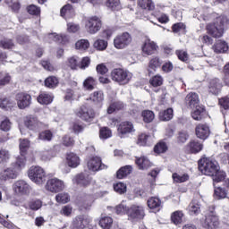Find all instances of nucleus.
Masks as SVG:
<instances>
[{
	"label": "nucleus",
	"mask_w": 229,
	"mask_h": 229,
	"mask_svg": "<svg viewBox=\"0 0 229 229\" xmlns=\"http://www.w3.org/2000/svg\"><path fill=\"white\" fill-rule=\"evenodd\" d=\"M114 210L118 216H123V214L128 215V208L125 206L124 202H122L121 204L117 205Z\"/></svg>",
	"instance_id": "obj_55"
},
{
	"label": "nucleus",
	"mask_w": 229,
	"mask_h": 229,
	"mask_svg": "<svg viewBox=\"0 0 229 229\" xmlns=\"http://www.w3.org/2000/svg\"><path fill=\"white\" fill-rule=\"evenodd\" d=\"M211 176L214 183H219V182H223L226 178V173H225L223 170H219L218 167L214 175Z\"/></svg>",
	"instance_id": "obj_37"
},
{
	"label": "nucleus",
	"mask_w": 229,
	"mask_h": 229,
	"mask_svg": "<svg viewBox=\"0 0 229 229\" xmlns=\"http://www.w3.org/2000/svg\"><path fill=\"white\" fill-rule=\"evenodd\" d=\"M90 223H92L90 216L79 215L72 219L70 229H85Z\"/></svg>",
	"instance_id": "obj_9"
},
{
	"label": "nucleus",
	"mask_w": 229,
	"mask_h": 229,
	"mask_svg": "<svg viewBox=\"0 0 229 229\" xmlns=\"http://www.w3.org/2000/svg\"><path fill=\"white\" fill-rule=\"evenodd\" d=\"M13 191L17 196H28L31 191V186L24 180H18L13 184Z\"/></svg>",
	"instance_id": "obj_11"
},
{
	"label": "nucleus",
	"mask_w": 229,
	"mask_h": 229,
	"mask_svg": "<svg viewBox=\"0 0 229 229\" xmlns=\"http://www.w3.org/2000/svg\"><path fill=\"white\" fill-rule=\"evenodd\" d=\"M160 205H162V201L157 197H151L148 200V207L149 208H160Z\"/></svg>",
	"instance_id": "obj_48"
},
{
	"label": "nucleus",
	"mask_w": 229,
	"mask_h": 229,
	"mask_svg": "<svg viewBox=\"0 0 229 229\" xmlns=\"http://www.w3.org/2000/svg\"><path fill=\"white\" fill-rule=\"evenodd\" d=\"M88 168L89 171H102L103 169H106V165L101 163V157H90L88 161Z\"/></svg>",
	"instance_id": "obj_17"
},
{
	"label": "nucleus",
	"mask_w": 229,
	"mask_h": 229,
	"mask_svg": "<svg viewBox=\"0 0 229 229\" xmlns=\"http://www.w3.org/2000/svg\"><path fill=\"white\" fill-rule=\"evenodd\" d=\"M136 164L139 169H148L151 167V161L146 157H141L136 159Z\"/></svg>",
	"instance_id": "obj_34"
},
{
	"label": "nucleus",
	"mask_w": 229,
	"mask_h": 229,
	"mask_svg": "<svg viewBox=\"0 0 229 229\" xmlns=\"http://www.w3.org/2000/svg\"><path fill=\"white\" fill-rule=\"evenodd\" d=\"M155 153H165L167 151V145L165 142L157 143L154 148Z\"/></svg>",
	"instance_id": "obj_59"
},
{
	"label": "nucleus",
	"mask_w": 229,
	"mask_h": 229,
	"mask_svg": "<svg viewBox=\"0 0 229 229\" xmlns=\"http://www.w3.org/2000/svg\"><path fill=\"white\" fill-rule=\"evenodd\" d=\"M75 47L81 51H85L88 47H90V43L87 39H80L76 42Z\"/></svg>",
	"instance_id": "obj_53"
},
{
	"label": "nucleus",
	"mask_w": 229,
	"mask_h": 229,
	"mask_svg": "<svg viewBox=\"0 0 229 229\" xmlns=\"http://www.w3.org/2000/svg\"><path fill=\"white\" fill-rule=\"evenodd\" d=\"M0 129L2 131H10L12 130V122L8 118L4 119L0 123Z\"/></svg>",
	"instance_id": "obj_58"
},
{
	"label": "nucleus",
	"mask_w": 229,
	"mask_h": 229,
	"mask_svg": "<svg viewBox=\"0 0 229 229\" xmlns=\"http://www.w3.org/2000/svg\"><path fill=\"white\" fill-rule=\"evenodd\" d=\"M25 126L29 130H32L33 131H38V130H42L44 128V123L39 122L38 119L35 116H27L25 120Z\"/></svg>",
	"instance_id": "obj_18"
},
{
	"label": "nucleus",
	"mask_w": 229,
	"mask_h": 229,
	"mask_svg": "<svg viewBox=\"0 0 229 229\" xmlns=\"http://www.w3.org/2000/svg\"><path fill=\"white\" fill-rule=\"evenodd\" d=\"M195 133L198 139L207 140L208 135H210V127L205 123H199L195 128Z\"/></svg>",
	"instance_id": "obj_19"
},
{
	"label": "nucleus",
	"mask_w": 229,
	"mask_h": 229,
	"mask_svg": "<svg viewBox=\"0 0 229 229\" xmlns=\"http://www.w3.org/2000/svg\"><path fill=\"white\" fill-rule=\"evenodd\" d=\"M24 167H26V159L24 157H17L15 163H13L11 166L3 169L0 172L1 182L15 180Z\"/></svg>",
	"instance_id": "obj_1"
},
{
	"label": "nucleus",
	"mask_w": 229,
	"mask_h": 229,
	"mask_svg": "<svg viewBox=\"0 0 229 229\" xmlns=\"http://www.w3.org/2000/svg\"><path fill=\"white\" fill-rule=\"evenodd\" d=\"M218 167L219 165H217V162L208 157H204L199 161V170L202 174H206V176H214Z\"/></svg>",
	"instance_id": "obj_4"
},
{
	"label": "nucleus",
	"mask_w": 229,
	"mask_h": 229,
	"mask_svg": "<svg viewBox=\"0 0 229 229\" xmlns=\"http://www.w3.org/2000/svg\"><path fill=\"white\" fill-rule=\"evenodd\" d=\"M202 226L206 229H221V222H219V216H217L215 212L211 211L206 216V218L202 223Z\"/></svg>",
	"instance_id": "obj_8"
},
{
	"label": "nucleus",
	"mask_w": 229,
	"mask_h": 229,
	"mask_svg": "<svg viewBox=\"0 0 229 229\" xmlns=\"http://www.w3.org/2000/svg\"><path fill=\"white\" fill-rule=\"evenodd\" d=\"M157 47L155 42L151 41V39H147L142 47V52L145 55H153V53L157 51Z\"/></svg>",
	"instance_id": "obj_24"
},
{
	"label": "nucleus",
	"mask_w": 229,
	"mask_h": 229,
	"mask_svg": "<svg viewBox=\"0 0 229 229\" xmlns=\"http://www.w3.org/2000/svg\"><path fill=\"white\" fill-rule=\"evenodd\" d=\"M114 220L110 216H103L99 221V225L103 229H110L112 228V225Z\"/></svg>",
	"instance_id": "obj_38"
},
{
	"label": "nucleus",
	"mask_w": 229,
	"mask_h": 229,
	"mask_svg": "<svg viewBox=\"0 0 229 229\" xmlns=\"http://www.w3.org/2000/svg\"><path fill=\"white\" fill-rule=\"evenodd\" d=\"M38 139L39 140H45L49 142V140L53 139V132H51V131H44L39 133Z\"/></svg>",
	"instance_id": "obj_57"
},
{
	"label": "nucleus",
	"mask_w": 229,
	"mask_h": 229,
	"mask_svg": "<svg viewBox=\"0 0 229 229\" xmlns=\"http://www.w3.org/2000/svg\"><path fill=\"white\" fill-rule=\"evenodd\" d=\"M66 160L69 167H78L80 165V157L74 153H69Z\"/></svg>",
	"instance_id": "obj_30"
},
{
	"label": "nucleus",
	"mask_w": 229,
	"mask_h": 229,
	"mask_svg": "<svg viewBox=\"0 0 229 229\" xmlns=\"http://www.w3.org/2000/svg\"><path fill=\"white\" fill-rule=\"evenodd\" d=\"M45 85L48 89H55L58 86V79L55 76H50L45 80Z\"/></svg>",
	"instance_id": "obj_47"
},
{
	"label": "nucleus",
	"mask_w": 229,
	"mask_h": 229,
	"mask_svg": "<svg viewBox=\"0 0 229 229\" xmlns=\"http://www.w3.org/2000/svg\"><path fill=\"white\" fill-rule=\"evenodd\" d=\"M93 47L98 51H105L108 47V42L105 39H97L93 44Z\"/></svg>",
	"instance_id": "obj_42"
},
{
	"label": "nucleus",
	"mask_w": 229,
	"mask_h": 229,
	"mask_svg": "<svg viewBox=\"0 0 229 229\" xmlns=\"http://www.w3.org/2000/svg\"><path fill=\"white\" fill-rule=\"evenodd\" d=\"M128 219L131 221H140L146 216L144 207L141 205L133 204L127 210Z\"/></svg>",
	"instance_id": "obj_7"
},
{
	"label": "nucleus",
	"mask_w": 229,
	"mask_h": 229,
	"mask_svg": "<svg viewBox=\"0 0 229 229\" xmlns=\"http://www.w3.org/2000/svg\"><path fill=\"white\" fill-rule=\"evenodd\" d=\"M133 74L124 69L115 68L111 72V79L118 85H128Z\"/></svg>",
	"instance_id": "obj_3"
},
{
	"label": "nucleus",
	"mask_w": 229,
	"mask_h": 229,
	"mask_svg": "<svg viewBox=\"0 0 229 229\" xmlns=\"http://www.w3.org/2000/svg\"><path fill=\"white\" fill-rule=\"evenodd\" d=\"M225 24H228V18L225 15H220L215 23L207 25V31L215 38H219L225 33Z\"/></svg>",
	"instance_id": "obj_2"
},
{
	"label": "nucleus",
	"mask_w": 229,
	"mask_h": 229,
	"mask_svg": "<svg viewBox=\"0 0 229 229\" xmlns=\"http://www.w3.org/2000/svg\"><path fill=\"white\" fill-rule=\"evenodd\" d=\"M94 199H96V198H94V195H86L83 199L84 208H89V207H91L92 203H94Z\"/></svg>",
	"instance_id": "obj_62"
},
{
	"label": "nucleus",
	"mask_w": 229,
	"mask_h": 229,
	"mask_svg": "<svg viewBox=\"0 0 229 229\" xmlns=\"http://www.w3.org/2000/svg\"><path fill=\"white\" fill-rule=\"evenodd\" d=\"M131 171H133L131 165L123 166L117 171L116 176L119 180H123V178H126L128 174H131Z\"/></svg>",
	"instance_id": "obj_32"
},
{
	"label": "nucleus",
	"mask_w": 229,
	"mask_h": 229,
	"mask_svg": "<svg viewBox=\"0 0 229 229\" xmlns=\"http://www.w3.org/2000/svg\"><path fill=\"white\" fill-rule=\"evenodd\" d=\"M54 96L51 93L41 92L38 97V103L40 105H51L53 103Z\"/></svg>",
	"instance_id": "obj_26"
},
{
	"label": "nucleus",
	"mask_w": 229,
	"mask_h": 229,
	"mask_svg": "<svg viewBox=\"0 0 229 229\" xmlns=\"http://www.w3.org/2000/svg\"><path fill=\"white\" fill-rule=\"evenodd\" d=\"M47 38L48 42H56L57 44L65 45L69 42V36L64 34L50 33L47 35Z\"/></svg>",
	"instance_id": "obj_20"
},
{
	"label": "nucleus",
	"mask_w": 229,
	"mask_h": 229,
	"mask_svg": "<svg viewBox=\"0 0 229 229\" xmlns=\"http://www.w3.org/2000/svg\"><path fill=\"white\" fill-rule=\"evenodd\" d=\"M172 178L175 183H183L189 180V174H173Z\"/></svg>",
	"instance_id": "obj_44"
},
{
	"label": "nucleus",
	"mask_w": 229,
	"mask_h": 229,
	"mask_svg": "<svg viewBox=\"0 0 229 229\" xmlns=\"http://www.w3.org/2000/svg\"><path fill=\"white\" fill-rule=\"evenodd\" d=\"M195 109L191 112V117L194 121H201L204 117H207V110L203 106H196Z\"/></svg>",
	"instance_id": "obj_21"
},
{
	"label": "nucleus",
	"mask_w": 229,
	"mask_h": 229,
	"mask_svg": "<svg viewBox=\"0 0 229 229\" xmlns=\"http://www.w3.org/2000/svg\"><path fill=\"white\" fill-rule=\"evenodd\" d=\"M138 6L141 10H147V12H153L155 10V3L153 0H138Z\"/></svg>",
	"instance_id": "obj_28"
},
{
	"label": "nucleus",
	"mask_w": 229,
	"mask_h": 229,
	"mask_svg": "<svg viewBox=\"0 0 229 229\" xmlns=\"http://www.w3.org/2000/svg\"><path fill=\"white\" fill-rule=\"evenodd\" d=\"M27 12L30 15H40V7L35 4H30L27 7Z\"/></svg>",
	"instance_id": "obj_61"
},
{
	"label": "nucleus",
	"mask_w": 229,
	"mask_h": 229,
	"mask_svg": "<svg viewBox=\"0 0 229 229\" xmlns=\"http://www.w3.org/2000/svg\"><path fill=\"white\" fill-rule=\"evenodd\" d=\"M133 131H135V127H133L131 122L125 121L117 125V132L120 139H124L128 133H133Z\"/></svg>",
	"instance_id": "obj_13"
},
{
	"label": "nucleus",
	"mask_w": 229,
	"mask_h": 229,
	"mask_svg": "<svg viewBox=\"0 0 229 229\" xmlns=\"http://www.w3.org/2000/svg\"><path fill=\"white\" fill-rule=\"evenodd\" d=\"M162 65V61L158 57H154L150 60L149 65H148V73L151 74L153 71H156Z\"/></svg>",
	"instance_id": "obj_36"
},
{
	"label": "nucleus",
	"mask_w": 229,
	"mask_h": 229,
	"mask_svg": "<svg viewBox=\"0 0 229 229\" xmlns=\"http://www.w3.org/2000/svg\"><path fill=\"white\" fill-rule=\"evenodd\" d=\"M14 106H15V102L11 101L8 98H3L2 100H0V108H2L3 110H8L10 108H13Z\"/></svg>",
	"instance_id": "obj_49"
},
{
	"label": "nucleus",
	"mask_w": 229,
	"mask_h": 229,
	"mask_svg": "<svg viewBox=\"0 0 229 229\" xmlns=\"http://www.w3.org/2000/svg\"><path fill=\"white\" fill-rule=\"evenodd\" d=\"M223 89V82L218 78L209 80L208 83V92L213 96H219Z\"/></svg>",
	"instance_id": "obj_15"
},
{
	"label": "nucleus",
	"mask_w": 229,
	"mask_h": 229,
	"mask_svg": "<svg viewBox=\"0 0 229 229\" xmlns=\"http://www.w3.org/2000/svg\"><path fill=\"white\" fill-rule=\"evenodd\" d=\"M29 208L30 210H39V208H42V200L40 199H32L29 202Z\"/></svg>",
	"instance_id": "obj_54"
},
{
	"label": "nucleus",
	"mask_w": 229,
	"mask_h": 229,
	"mask_svg": "<svg viewBox=\"0 0 229 229\" xmlns=\"http://www.w3.org/2000/svg\"><path fill=\"white\" fill-rule=\"evenodd\" d=\"M171 219L174 225H182L183 222V211L177 210L172 213Z\"/></svg>",
	"instance_id": "obj_35"
},
{
	"label": "nucleus",
	"mask_w": 229,
	"mask_h": 229,
	"mask_svg": "<svg viewBox=\"0 0 229 229\" xmlns=\"http://www.w3.org/2000/svg\"><path fill=\"white\" fill-rule=\"evenodd\" d=\"M91 180L90 176L85 174H80L73 179V182L77 183V185L87 187V185L90 184Z\"/></svg>",
	"instance_id": "obj_25"
},
{
	"label": "nucleus",
	"mask_w": 229,
	"mask_h": 229,
	"mask_svg": "<svg viewBox=\"0 0 229 229\" xmlns=\"http://www.w3.org/2000/svg\"><path fill=\"white\" fill-rule=\"evenodd\" d=\"M30 143L28 139H20V155L18 158H25L26 162V155L28 154V149H30Z\"/></svg>",
	"instance_id": "obj_23"
},
{
	"label": "nucleus",
	"mask_w": 229,
	"mask_h": 229,
	"mask_svg": "<svg viewBox=\"0 0 229 229\" xmlns=\"http://www.w3.org/2000/svg\"><path fill=\"white\" fill-rule=\"evenodd\" d=\"M77 116L83 121L90 123V121L96 117V113L94 112V109L82 106L77 112Z\"/></svg>",
	"instance_id": "obj_16"
},
{
	"label": "nucleus",
	"mask_w": 229,
	"mask_h": 229,
	"mask_svg": "<svg viewBox=\"0 0 229 229\" xmlns=\"http://www.w3.org/2000/svg\"><path fill=\"white\" fill-rule=\"evenodd\" d=\"M186 105L190 108H194L195 106H199V97L198 93L191 92L185 98Z\"/></svg>",
	"instance_id": "obj_22"
},
{
	"label": "nucleus",
	"mask_w": 229,
	"mask_h": 229,
	"mask_svg": "<svg viewBox=\"0 0 229 229\" xmlns=\"http://www.w3.org/2000/svg\"><path fill=\"white\" fill-rule=\"evenodd\" d=\"M106 6H107V8H110V10H113V11L121 10V1H119V0H107L106 2Z\"/></svg>",
	"instance_id": "obj_45"
},
{
	"label": "nucleus",
	"mask_w": 229,
	"mask_h": 229,
	"mask_svg": "<svg viewBox=\"0 0 229 229\" xmlns=\"http://www.w3.org/2000/svg\"><path fill=\"white\" fill-rule=\"evenodd\" d=\"M160 121H171L173 119V108H167L166 110L159 113Z\"/></svg>",
	"instance_id": "obj_43"
},
{
	"label": "nucleus",
	"mask_w": 229,
	"mask_h": 229,
	"mask_svg": "<svg viewBox=\"0 0 229 229\" xmlns=\"http://www.w3.org/2000/svg\"><path fill=\"white\" fill-rule=\"evenodd\" d=\"M99 137L102 140H106V139H110L112 137V130L107 127H103L99 131Z\"/></svg>",
	"instance_id": "obj_51"
},
{
	"label": "nucleus",
	"mask_w": 229,
	"mask_h": 229,
	"mask_svg": "<svg viewBox=\"0 0 229 229\" xmlns=\"http://www.w3.org/2000/svg\"><path fill=\"white\" fill-rule=\"evenodd\" d=\"M124 104L121 101L112 103L107 108V114H114L115 110H123Z\"/></svg>",
	"instance_id": "obj_41"
},
{
	"label": "nucleus",
	"mask_w": 229,
	"mask_h": 229,
	"mask_svg": "<svg viewBox=\"0 0 229 229\" xmlns=\"http://www.w3.org/2000/svg\"><path fill=\"white\" fill-rule=\"evenodd\" d=\"M68 66L71 69H78L80 67V58L72 56L68 59Z\"/></svg>",
	"instance_id": "obj_56"
},
{
	"label": "nucleus",
	"mask_w": 229,
	"mask_h": 229,
	"mask_svg": "<svg viewBox=\"0 0 229 229\" xmlns=\"http://www.w3.org/2000/svg\"><path fill=\"white\" fill-rule=\"evenodd\" d=\"M215 53H226L228 51V44L223 40H218L213 47Z\"/></svg>",
	"instance_id": "obj_33"
},
{
	"label": "nucleus",
	"mask_w": 229,
	"mask_h": 229,
	"mask_svg": "<svg viewBox=\"0 0 229 229\" xmlns=\"http://www.w3.org/2000/svg\"><path fill=\"white\" fill-rule=\"evenodd\" d=\"M16 103L20 110H24L31 105V95L20 92L15 96Z\"/></svg>",
	"instance_id": "obj_12"
},
{
	"label": "nucleus",
	"mask_w": 229,
	"mask_h": 229,
	"mask_svg": "<svg viewBox=\"0 0 229 229\" xmlns=\"http://www.w3.org/2000/svg\"><path fill=\"white\" fill-rule=\"evenodd\" d=\"M103 22L101 21V18L98 16H91L85 19L86 31L89 33V35H96V33L101 30Z\"/></svg>",
	"instance_id": "obj_5"
},
{
	"label": "nucleus",
	"mask_w": 229,
	"mask_h": 229,
	"mask_svg": "<svg viewBox=\"0 0 229 229\" xmlns=\"http://www.w3.org/2000/svg\"><path fill=\"white\" fill-rule=\"evenodd\" d=\"M227 194L228 193L226 192V190H225V188L215 187V191H214L215 199H225Z\"/></svg>",
	"instance_id": "obj_39"
},
{
	"label": "nucleus",
	"mask_w": 229,
	"mask_h": 229,
	"mask_svg": "<svg viewBox=\"0 0 229 229\" xmlns=\"http://www.w3.org/2000/svg\"><path fill=\"white\" fill-rule=\"evenodd\" d=\"M10 80H12L10 73H8L6 72H0V87L8 85V83H10Z\"/></svg>",
	"instance_id": "obj_52"
},
{
	"label": "nucleus",
	"mask_w": 229,
	"mask_h": 229,
	"mask_svg": "<svg viewBox=\"0 0 229 229\" xmlns=\"http://www.w3.org/2000/svg\"><path fill=\"white\" fill-rule=\"evenodd\" d=\"M131 44V35L128 32H123L117 35L114 39V46L116 49H124Z\"/></svg>",
	"instance_id": "obj_10"
},
{
	"label": "nucleus",
	"mask_w": 229,
	"mask_h": 229,
	"mask_svg": "<svg viewBox=\"0 0 229 229\" xmlns=\"http://www.w3.org/2000/svg\"><path fill=\"white\" fill-rule=\"evenodd\" d=\"M188 148L191 153H199V151L203 149V143L199 142L198 140H193L189 143Z\"/></svg>",
	"instance_id": "obj_31"
},
{
	"label": "nucleus",
	"mask_w": 229,
	"mask_h": 229,
	"mask_svg": "<svg viewBox=\"0 0 229 229\" xmlns=\"http://www.w3.org/2000/svg\"><path fill=\"white\" fill-rule=\"evenodd\" d=\"M144 123H152L153 119H155V113L150 110H145L141 113Z\"/></svg>",
	"instance_id": "obj_50"
},
{
	"label": "nucleus",
	"mask_w": 229,
	"mask_h": 229,
	"mask_svg": "<svg viewBox=\"0 0 229 229\" xmlns=\"http://www.w3.org/2000/svg\"><path fill=\"white\" fill-rule=\"evenodd\" d=\"M57 203H69V194L67 193H59L55 196Z\"/></svg>",
	"instance_id": "obj_63"
},
{
	"label": "nucleus",
	"mask_w": 229,
	"mask_h": 229,
	"mask_svg": "<svg viewBox=\"0 0 229 229\" xmlns=\"http://www.w3.org/2000/svg\"><path fill=\"white\" fill-rule=\"evenodd\" d=\"M74 16V8L72 5L66 4L61 9V17H64L67 21V19H72Z\"/></svg>",
	"instance_id": "obj_27"
},
{
	"label": "nucleus",
	"mask_w": 229,
	"mask_h": 229,
	"mask_svg": "<svg viewBox=\"0 0 229 229\" xmlns=\"http://www.w3.org/2000/svg\"><path fill=\"white\" fill-rule=\"evenodd\" d=\"M29 178L37 185H42L46 182V171L40 166H31L29 170Z\"/></svg>",
	"instance_id": "obj_6"
},
{
	"label": "nucleus",
	"mask_w": 229,
	"mask_h": 229,
	"mask_svg": "<svg viewBox=\"0 0 229 229\" xmlns=\"http://www.w3.org/2000/svg\"><path fill=\"white\" fill-rule=\"evenodd\" d=\"M96 85H97L96 79H94L93 77H88L83 81V87L86 90H94Z\"/></svg>",
	"instance_id": "obj_40"
},
{
	"label": "nucleus",
	"mask_w": 229,
	"mask_h": 229,
	"mask_svg": "<svg viewBox=\"0 0 229 229\" xmlns=\"http://www.w3.org/2000/svg\"><path fill=\"white\" fill-rule=\"evenodd\" d=\"M148 139H149V135L146 133H141L138 137V140H137L138 146H146L148 144Z\"/></svg>",
	"instance_id": "obj_64"
},
{
	"label": "nucleus",
	"mask_w": 229,
	"mask_h": 229,
	"mask_svg": "<svg viewBox=\"0 0 229 229\" xmlns=\"http://www.w3.org/2000/svg\"><path fill=\"white\" fill-rule=\"evenodd\" d=\"M114 190L118 194H124L126 192V184L123 182H117L114 184Z\"/></svg>",
	"instance_id": "obj_60"
},
{
	"label": "nucleus",
	"mask_w": 229,
	"mask_h": 229,
	"mask_svg": "<svg viewBox=\"0 0 229 229\" xmlns=\"http://www.w3.org/2000/svg\"><path fill=\"white\" fill-rule=\"evenodd\" d=\"M46 189L50 192H60L65 189V184H64V181L58 178H52L47 182Z\"/></svg>",
	"instance_id": "obj_14"
},
{
	"label": "nucleus",
	"mask_w": 229,
	"mask_h": 229,
	"mask_svg": "<svg viewBox=\"0 0 229 229\" xmlns=\"http://www.w3.org/2000/svg\"><path fill=\"white\" fill-rule=\"evenodd\" d=\"M89 101H92L95 105H101L105 101V94L101 90L95 91L89 96Z\"/></svg>",
	"instance_id": "obj_29"
},
{
	"label": "nucleus",
	"mask_w": 229,
	"mask_h": 229,
	"mask_svg": "<svg viewBox=\"0 0 229 229\" xmlns=\"http://www.w3.org/2000/svg\"><path fill=\"white\" fill-rule=\"evenodd\" d=\"M189 212L191 216H198L199 214V203L196 200L191 201L189 205Z\"/></svg>",
	"instance_id": "obj_46"
}]
</instances>
